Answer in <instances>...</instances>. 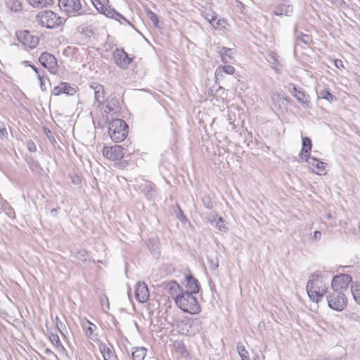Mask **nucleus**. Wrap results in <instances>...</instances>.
Wrapping results in <instances>:
<instances>
[{
    "instance_id": "1",
    "label": "nucleus",
    "mask_w": 360,
    "mask_h": 360,
    "mask_svg": "<svg viewBox=\"0 0 360 360\" xmlns=\"http://www.w3.org/2000/svg\"><path fill=\"white\" fill-rule=\"evenodd\" d=\"M307 284V292L310 300L314 302H319L327 292V288L321 280L322 276L314 273L311 276Z\"/></svg>"
},
{
    "instance_id": "2",
    "label": "nucleus",
    "mask_w": 360,
    "mask_h": 360,
    "mask_svg": "<svg viewBox=\"0 0 360 360\" xmlns=\"http://www.w3.org/2000/svg\"><path fill=\"white\" fill-rule=\"evenodd\" d=\"M193 295L188 292H181V295L176 297L175 304L186 313L198 314L201 311V307Z\"/></svg>"
},
{
    "instance_id": "3",
    "label": "nucleus",
    "mask_w": 360,
    "mask_h": 360,
    "mask_svg": "<svg viewBox=\"0 0 360 360\" xmlns=\"http://www.w3.org/2000/svg\"><path fill=\"white\" fill-rule=\"evenodd\" d=\"M128 125L121 119H113L108 127L110 139L115 143L123 141L128 135Z\"/></svg>"
},
{
    "instance_id": "4",
    "label": "nucleus",
    "mask_w": 360,
    "mask_h": 360,
    "mask_svg": "<svg viewBox=\"0 0 360 360\" xmlns=\"http://www.w3.org/2000/svg\"><path fill=\"white\" fill-rule=\"evenodd\" d=\"M36 21L41 26L48 29H53L60 26L63 23V20L55 12L51 10H44L40 11L36 16Z\"/></svg>"
},
{
    "instance_id": "5",
    "label": "nucleus",
    "mask_w": 360,
    "mask_h": 360,
    "mask_svg": "<svg viewBox=\"0 0 360 360\" xmlns=\"http://www.w3.org/2000/svg\"><path fill=\"white\" fill-rule=\"evenodd\" d=\"M326 298L328 307L333 310L341 311L347 307V298L342 291L332 290Z\"/></svg>"
},
{
    "instance_id": "6",
    "label": "nucleus",
    "mask_w": 360,
    "mask_h": 360,
    "mask_svg": "<svg viewBox=\"0 0 360 360\" xmlns=\"http://www.w3.org/2000/svg\"><path fill=\"white\" fill-rule=\"evenodd\" d=\"M58 6L68 15H80L84 13L80 0H59Z\"/></svg>"
},
{
    "instance_id": "7",
    "label": "nucleus",
    "mask_w": 360,
    "mask_h": 360,
    "mask_svg": "<svg viewBox=\"0 0 360 360\" xmlns=\"http://www.w3.org/2000/svg\"><path fill=\"white\" fill-rule=\"evenodd\" d=\"M16 36L20 43L32 49L35 48L39 42V37L32 35L27 30L17 32Z\"/></svg>"
},
{
    "instance_id": "8",
    "label": "nucleus",
    "mask_w": 360,
    "mask_h": 360,
    "mask_svg": "<svg viewBox=\"0 0 360 360\" xmlns=\"http://www.w3.org/2000/svg\"><path fill=\"white\" fill-rule=\"evenodd\" d=\"M352 281V278L350 275L346 274H341L333 278L331 281L332 290H338L342 291L347 290L349 284Z\"/></svg>"
},
{
    "instance_id": "9",
    "label": "nucleus",
    "mask_w": 360,
    "mask_h": 360,
    "mask_svg": "<svg viewBox=\"0 0 360 360\" xmlns=\"http://www.w3.org/2000/svg\"><path fill=\"white\" fill-rule=\"evenodd\" d=\"M184 327L180 330L181 334L193 335L202 329V322L198 319H189L181 323Z\"/></svg>"
},
{
    "instance_id": "10",
    "label": "nucleus",
    "mask_w": 360,
    "mask_h": 360,
    "mask_svg": "<svg viewBox=\"0 0 360 360\" xmlns=\"http://www.w3.org/2000/svg\"><path fill=\"white\" fill-rule=\"evenodd\" d=\"M112 56L115 64L122 69H127L133 60L123 49H116Z\"/></svg>"
},
{
    "instance_id": "11",
    "label": "nucleus",
    "mask_w": 360,
    "mask_h": 360,
    "mask_svg": "<svg viewBox=\"0 0 360 360\" xmlns=\"http://www.w3.org/2000/svg\"><path fill=\"white\" fill-rule=\"evenodd\" d=\"M103 155L110 160H120L124 156V148L119 145L112 147H104Z\"/></svg>"
},
{
    "instance_id": "12",
    "label": "nucleus",
    "mask_w": 360,
    "mask_h": 360,
    "mask_svg": "<svg viewBox=\"0 0 360 360\" xmlns=\"http://www.w3.org/2000/svg\"><path fill=\"white\" fill-rule=\"evenodd\" d=\"M39 60L42 66L49 70L52 73H55L57 70V60L56 57L47 52L41 54Z\"/></svg>"
},
{
    "instance_id": "13",
    "label": "nucleus",
    "mask_w": 360,
    "mask_h": 360,
    "mask_svg": "<svg viewBox=\"0 0 360 360\" xmlns=\"http://www.w3.org/2000/svg\"><path fill=\"white\" fill-rule=\"evenodd\" d=\"M92 3L96 10L101 13L105 15V16L110 18H116V16L121 18L122 19L127 21L129 24V22L127 20V19L120 13L117 12L114 9H110L105 6V5L101 2V0H92Z\"/></svg>"
},
{
    "instance_id": "14",
    "label": "nucleus",
    "mask_w": 360,
    "mask_h": 360,
    "mask_svg": "<svg viewBox=\"0 0 360 360\" xmlns=\"http://www.w3.org/2000/svg\"><path fill=\"white\" fill-rule=\"evenodd\" d=\"M304 161L307 162L309 167L315 174L319 175L326 174L325 170L327 166V163L323 162L314 157H308V158H306V160Z\"/></svg>"
},
{
    "instance_id": "15",
    "label": "nucleus",
    "mask_w": 360,
    "mask_h": 360,
    "mask_svg": "<svg viewBox=\"0 0 360 360\" xmlns=\"http://www.w3.org/2000/svg\"><path fill=\"white\" fill-rule=\"evenodd\" d=\"M135 297L139 302L145 303L148 301L149 298V290L145 283H137L135 289Z\"/></svg>"
},
{
    "instance_id": "16",
    "label": "nucleus",
    "mask_w": 360,
    "mask_h": 360,
    "mask_svg": "<svg viewBox=\"0 0 360 360\" xmlns=\"http://www.w3.org/2000/svg\"><path fill=\"white\" fill-rule=\"evenodd\" d=\"M164 285L166 292L174 299V302H176V297L181 295V292H184V290L175 281L165 283Z\"/></svg>"
},
{
    "instance_id": "17",
    "label": "nucleus",
    "mask_w": 360,
    "mask_h": 360,
    "mask_svg": "<svg viewBox=\"0 0 360 360\" xmlns=\"http://www.w3.org/2000/svg\"><path fill=\"white\" fill-rule=\"evenodd\" d=\"M302 150L299 155L300 160L303 162L310 156V153L312 148V143L309 137L304 136L302 139Z\"/></svg>"
},
{
    "instance_id": "18",
    "label": "nucleus",
    "mask_w": 360,
    "mask_h": 360,
    "mask_svg": "<svg viewBox=\"0 0 360 360\" xmlns=\"http://www.w3.org/2000/svg\"><path fill=\"white\" fill-rule=\"evenodd\" d=\"M186 288L188 293L197 294L200 288V285L198 281L194 278L192 274H188L186 276Z\"/></svg>"
},
{
    "instance_id": "19",
    "label": "nucleus",
    "mask_w": 360,
    "mask_h": 360,
    "mask_svg": "<svg viewBox=\"0 0 360 360\" xmlns=\"http://www.w3.org/2000/svg\"><path fill=\"white\" fill-rule=\"evenodd\" d=\"M293 12V6L287 2L280 3L275 6L274 14L276 15L290 16Z\"/></svg>"
},
{
    "instance_id": "20",
    "label": "nucleus",
    "mask_w": 360,
    "mask_h": 360,
    "mask_svg": "<svg viewBox=\"0 0 360 360\" xmlns=\"http://www.w3.org/2000/svg\"><path fill=\"white\" fill-rule=\"evenodd\" d=\"M75 92L76 90L66 82H61L59 85L55 86L53 91V94L55 96H59L61 94L72 96L74 95Z\"/></svg>"
},
{
    "instance_id": "21",
    "label": "nucleus",
    "mask_w": 360,
    "mask_h": 360,
    "mask_svg": "<svg viewBox=\"0 0 360 360\" xmlns=\"http://www.w3.org/2000/svg\"><path fill=\"white\" fill-rule=\"evenodd\" d=\"M271 101L276 107H278L281 109L283 107H285L288 103L290 101L289 98L284 97L279 93H274L271 96Z\"/></svg>"
},
{
    "instance_id": "22",
    "label": "nucleus",
    "mask_w": 360,
    "mask_h": 360,
    "mask_svg": "<svg viewBox=\"0 0 360 360\" xmlns=\"http://www.w3.org/2000/svg\"><path fill=\"white\" fill-rule=\"evenodd\" d=\"M91 87L94 90L95 103H98L100 105L104 101V87L97 83H94Z\"/></svg>"
},
{
    "instance_id": "23",
    "label": "nucleus",
    "mask_w": 360,
    "mask_h": 360,
    "mask_svg": "<svg viewBox=\"0 0 360 360\" xmlns=\"http://www.w3.org/2000/svg\"><path fill=\"white\" fill-rule=\"evenodd\" d=\"M98 347L104 360H116L115 352L105 344L100 343Z\"/></svg>"
},
{
    "instance_id": "24",
    "label": "nucleus",
    "mask_w": 360,
    "mask_h": 360,
    "mask_svg": "<svg viewBox=\"0 0 360 360\" xmlns=\"http://www.w3.org/2000/svg\"><path fill=\"white\" fill-rule=\"evenodd\" d=\"M27 162L30 170L37 174H40L42 172V168L40 166L37 160L33 158H29L27 159Z\"/></svg>"
},
{
    "instance_id": "25",
    "label": "nucleus",
    "mask_w": 360,
    "mask_h": 360,
    "mask_svg": "<svg viewBox=\"0 0 360 360\" xmlns=\"http://www.w3.org/2000/svg\"><path fill=\"white\" fill-rule=\"evenodd\" d=\"M235 72L234 67L231 65H219L215 72L217 77H222L224 73L233 75Z\"/></svg>"
},
{
    "instance_id": "26",
    "label": "nucleus",
    "mask_w": 360,
    "mask_h": 360,
    "mask_svg": "<svg viewBox=\"0 0 360 360\" xmlns=\"http://www.w3.org/2000/svg\"><path fill=\"white\" fill-rule=\"evenodd\" d=\"M30 5L34 8H42L53 4V0H27Z\"/></svg>"
},
{
    "instance_id": "27",
    "label": "nucleus",
    "mask_w": 360,
    "mask_h": 360,
    "mask_svg": "<svg viewBox=\"0 0 360 360\" xmlns=\"http://www.w3.org/2000/svg\"><path fill=\"white\" fill-rule=\"evenodd\" d=\"M87 323L89 326L85 328V326H83V328H85V335L93 341H95L97 339V335L94 333V331L97 327L89 321H87Z\"/></svg>"
},
{
    "instance_id": "28",
    "label": "nucleus",
    "mask_w": 360,
    "mask_h": 360,
    "mask_svg": "<svg viewBox=\"0 0 360 360\" xmlns=\"http://www.w3.org/2000/svg\"><path fill=\"white\" fill-rule=\"evenodd\" d=\"M221 60L224 63H228L232 59V49L226 47H221L219 51Z\"/></svg>"
},
{
    "instance_id": "29",
    "label": "nucleus",
    "mask_w": 360,
    "mask_h": 360,
    "mask_svg": "<svg viewBox=\"0 0 360 360\" xmlns=\"http://www.w3.org/2000/svg\"><path fill=\"white\" fill-rule=\"evenodd\" d=\"M295 98L304 107H309V96L304 91L302 90L301 92H298V94L295 95Z\"/></svg>"
},
{
    "instance_id": "30",
    "label": "nucleus",
    "mask_w": 360,
    "mask_h": 360,
    "mask_svg": "<svg viewBox=\"0 0 360 360\" xmlns=\"http://www.w3.org/2000/svg\"><path fill=\"white\" fill-rule=\"evenodd\" d=\"M317 94L319 98L325 99L330 103L337 100V98L330 92L328 89H322L318 91Z\"/></svg>"
},
{
    "instance_id": "31",
    "label": "nucleus",
    "mask_w": 360,
    "mask_h": 360,
    "mask_svg": "<svg viewBox=\"0 0 360 360\" xmlns=\"http://www.w3.org/2000/svg\"><path fill=\"white\" fill-rule=\"evenodd\" d=\"M147 350L144 347H136L132 352L131 356L134 360H143Z\"/></svg>"
},
{
    "instance_id": "32",
    "label": "nucleus",
    "mask_w": 360,
    "mask_h": 360,
    "mask_svg": "<svg viewBox=\"0 0 360 360\" xmlns=\"http://www.w3.org/2000/svg\"><path fill=\"white\" fill-rule=\"evenodd\" d=\"M351 292L355 302L360 304V283H352L351 286Z\"/></svg>"
},
{
    "instance_id": "33",
    "label": "nucleus",
    "mask_w": 360,
    "mask_h": 360,
    "mask_svg": "<svg viewBox=\"0 0 360 360\" xmlns=\"http://www.w3.org/2000/svg\"><path fill=\"white\" fill-rule=\"evenodd\" d=\"M5 4L10 10L18 11L21 9V2L20 0H5Z\"/></svg>"
},
{
    "instance_id": "34",
    "label": "nucleus",
    "mask_w": 360,
    "mask_h": 360,
    "mask_svg": "<svg viewBox=\"0 0 360 360\" xmlns=\"http://www.w3.org/2000/svg\"><path fill=\"white\" fill-rule=\"evenodd\" d=\"M237 350L239 356L241 358V360H250L248 356V352L245 349V347L241 344L238 343L237 345Z\"/></svg>"
},
{
    "instance_id": "35",
    "label": "nucleus",
    "mask_w": 360,
    "mask_h": 360,
    "mask_svg": "<svg viewBox=\"0 0 360 360\" xmlns=\"http://www.w3.org/2000/svg\"><path fill=\"white\" fill-rule=\"evenodd\" d=\"M148 18L151 20L155 27H160L158 16L148 8L146 9Z\"/></svg>"
},
{
    "instance_id": "36",
    "label": "nucleus",
    "mask_w": 360,
    "mask_h": 360,
    "mask_svg": "<svg viewBox=\"0 0 360 360\" xmlns=\"http://www.w3.org/2000/svg\"><path fill=\"white\" fill-rule=\"evenodd\" d=\"M155 184L151 182H146L142 186V192L146 195H152L154 191Z\"/></svg>"
},
{
    "instance_id": "37",
    "label": "nucleus",
    "mask_w": 360,
    "mask_h": 360,
    "mask_svg": "<svg viewBox=\"0 0 360 360\" xmlns=\"http://www.w3.org/2000/svg\"><path fill=\"white\" fill-rule=\"evenodd\" d=\"M75 257L77 259L85 262L87 261V252L84 250H79L75 252Z\"/></svg>"
},
{
    "instance_id": "38",
    "label": "nucleus",
    "mask_w": 360,
    "mask_h": 360,
    "mask_svg": "<svg viewBox=\"0 0 360 360\" xmlns=\"http://www.w3.org/2000/svg\"><path fill=\"white\" fill-rule=\"evenodd\" d=\"M207 261L210 265V267L212 270H216L219 267V259L217 257H211L207 256Z\"/></svg>"
},
{
    "instance_id": "39",
    "label": "nucleus",
    "mask_w": 360,
    "mask_h": 360,
    "mask_svg": "<svg viewBox=\"0 0 360 360\" xmlns=\"http://www.w3.org/2000/svg\"><path fill=\"white\" fill-rule=\"evenodd\" d=\"M202 202L204 206L207 209L212 210L213 208L212 201L211 200V198L209 195H204L202 198Z\"/></svg>"
},
{
    "instance_id": "40",
    "label": "nucleus",
    "mask_w": 360,
    "mask_h": 360,
    "mask_svg": "<svg viewBox=\"0 0 360 360\" xmlns=\"http://www.w3.org/2000/svg\"><path fill=\"white\" fill-rule=\"evenodd\" d=\"M215 226L220 231L225 232L227 230V227L226 226V225L224 224V220L221 217H219L218 219L216 221Z\"/></svg>"
},
{
    "instance_id": "41",
    "label": "nucleus",
    "mask_w": 360,
    "mask_h": 360,
    "mask_svg": "<svg viewBox=\"0 0 360 360\" xmlns=\"http://www.w3.org/2000/svg\"><path fill=\"white\" fill-rule=\"evenodd\" d=\"M267 60L271 65H277L278 64L277 56L274 52H270L267 56Z\"/></svg>"
},
{
    "instance_id": "42",
    "label": "nucleus",
    "mask_w": 360,
    "mask_h": 360,
    "mask_svg": "<svg viewBox=\"0 0 360 360\" xmlns=\"http://www.w3.org/2000/svg\"><path fill=\"white\" fill-rule=\"evenodd\" d=\"M49 338V340L51 342V343L54 345V347H56V346L58 345L60 343H61L58 334H55V333L51 332Z\"/></svg>"
},
{
    "instance_id": "43",
    "label": "nucleus",
    "mask_w": 360,
    "mask_h": 360,
    "mask_svg": "<svg viewBox=\"0 0 360 360\" xmlns=\"http://www.w3.org/2000/svg\"><path fill=\"white\" fill-rule=\"evenodd\" d=\"M297 41H300L306 45H309L311 43L312 39L310 35L303 34V35H300V39Z\"/></svg>"
},
{
    "instance_id": "44",
    "label": "nucleus",
    "mask_w": 360,
    "mask_h": 360,
    "mask_svg": "<svg viewBox=\"0 0 360 360\" xmlns=\"http://www.w3.org/2000/svg\"><path fill=\"white\" fill-rule=\"evenodd\" d=\"M288 90L295 98V95L298 94V92H301L302 91V89L297 87L294 84H290Z\"/></svg>"
},
{
    "instance_id": "45",
    "label": "nucleus",
    "mask_w": 360,
    "mask_h": 360,
    "mask_svg": "<svg viewBox=\"0 0 360 360\" xmlns=\"http://www.w3.org/2000/svg\"><path fill=\"white\" fill-rule=\"evenodd\" d=\"M288 90L295 98V95L298 94V92H301L302 91V89L297 87L294 84H290Z\"/></svg>"
},
{
    "instance_id": "46",
    "label": "nucleus",
    "mask_w": 360,
    "mask_h": 360,
    "mask_svg": "<svg viewBox=\"0 0 360 360\" xmlns=\"http://www.w3.org/2000/svg\"><path fill=\"white\" fill-rule=\"evenodd\" d=\"M205 18L214 27H215L213 22L216 20V15L214 13H206L205 15Z\"/></svg>"
},
{
    "instance_id": "47",
    "label": "nucleus",
    "mask_w": 360,
    "mask_h": 360,
    "mask_svg": "<svg viewBox=\"0 0 360 360\" xmlns=\"http://www.w3.org/2000/svg\"><path fill=\"white\" fill-rule=\"evenodd\" d=\"M57 351L60 353L61 354L68 355V352L66 349L64 347L62 343H60L58 345L55 347Z\"/></svg>"
},
{
    "instance_id": "48",
    "label": "nucleus",
    "mask_w": 360,
    "mask_h": 360,
    "mask_svg": "<svg viewBox=\"0 0 360 360\" xmlns=\"http://www.w3.org/2000/svg\"><path fill=\"white\" fill-rule=\"evenodd\" d=\"M70 178H71V181H72V184H74L75 185H78L81 183V179L78 175H76V174L70 175Z\"/></svg>"
},
{
    "instance_id": "49",
    "label": "nucleus",
    "mask_w": 360,
    "mask_h": 360,
    "mask_svg": "<svg viewBox=\"0 0 360 360\" xmlns=\"http://www.w3.org/2000/svg\"><path fill=\"white\" fill-rule=\"evenodd\" d=\"M304 33L300 32L297 29V25L294 27V37L296 40L300 39V35H303Z\"/></svg>"
},
{
    "instance_id": "50",
    "label": "nucleus",
    "mask_w": 360,
    "mask_h": 360,
    "mask_svg": "<svg viewBox=\"0 0 360 360\" xmlns=\"http://www.w3.org/2000/svg\"><path fill=\"white\" fill-rule=\"evenodd\" d=\"M44 354L47 356H53L56 360H59L58 356L49 348L45 349Z\"/></svg>"
},
{
    "instance_id": "51",
    "label": "nucleus",
    "mask_w": 360,
    "mask_h": 360,
    "mask_svg": "<svg viewBox=\"0 0 360 360\" xmlns=\"http://www.w3.org/2000/svg\"><path fill=\"white\" fill-rule=\"evenodd\" d=\"M104 112L106 114H110V112H115L114 108L111 105V104L108 103L105 106V109L104 110Z\"/></svg>"
},
{
    "instance_id": "52",
    "label": "nucleus",
    "mask_w": 360,
    "mask_h": 360,
    "mask_svg": "<svg viewBox=\"0 0 360 360\" xmlns=\"http://www.w3.org/2000/svg\"><path fill=\"white\" fill-rule=\"evenodd\" d=\"M176 217L181 221H184L186 219V216L184 214L182 210L180 208H179V212L177 213Z\"/></svg>"
},
{
    "instance_id": "53",
    "label": "nucleus",
    "mask_w": 360,
    "mask_h": 360,
    "mask_svg": "<svg viewBox=\"0 0 360 360\" xmlns=\"http://www.w3.org/2000/svg\"><path fill=\"white\" fill-rule=\"evenodd\" d=\"M6 207V210H4L6 212V214L9 216L10 217H12V214H14V211L13 210V208L11 207H10L8 205L7 206H5Z\"/></svg>"
},
{
    "instance_id": "54",
    "label": "nucleus",
    "mask_w": 360,
    "mask_h": 360,
    "mask_svg": "<svg viewBox=\"0 0 360 360\" xmlns=\"http://www.w3.org/2000/svg\"><path fill=\"white\" fill-rule=\"evenodd\" d=\"M27 148H28V150L31 152H35L37 150V147H36L35 144L34 143V142H32V141H30L27 143Z\"/></svg>"
},
{
    "instance_id": "55",
    "label": "nucleus",
    "mask_w": 360,
    "mask_h": 360,
    "mask_svg": "<svg viewBox=\"0 0 360 360\" xmlns=\"http://www.w3.org/2000/svg\"><path fill=\"white\" fill-rule=\"evenodd\" d=\"M32 69L36 72L39 80L43 79V77L41 75L39 70L37 67L32 65Z\"/></svg>"
},
{
    "instance_id": "56",
    "label": "nucleus",
    "mask_w": 360,
    "mask_h": 360,
    "mask_svg": "<svg viewBox=\"0 0 360 360\" xmlns=\"http://www.w3.org/2000/svg\"><path fill=\"white\" fill-rule=\"evenodd\" d=\"M321 236H322V233H321V231H314V238L316 240H320L321 238Z\"/></svg>"
},
{
    "instance_id": "57",
    "label": "nucleus",
    "mask_w": 360,
    "mask_h": 360,
    "mask_svg": "<svg viewBox=\"0 0 360 360\" xmlns=\"http://www.w3.org/2000/svg\"><path fill=\"white\" fill-rule=\"evenodd\" d=\"M7 135L6 129L2 125H0V136L4 137Z\"/></svg>"
},
{
    "instance_id": "58",
    "label": "nucleus",
    "mask_w": 360,
    "mask_h": 360,
    "mask_svg": "<svg viewBox=\"0 0 360 360\" xmlns=\"http://www.w3.org/2000/svg\"><path fill=\"white\" fill-rule=\"evenodd\" d=\"M335 65L338 68H340V67H343L342 61L341 60H335Z\"/></svg>"
},
{
    "instance_id": "59",
    "label": "nucleus",
    "mask_w": 360,
    "mask_h": 360,
    "mask_svg": "<svg viewBox=\"0 0 360 360\" xmlns=\"http://www.w3.org/2000/svg\"><path fill=\"white\" fill-rule=\"evenodd\" d=\"M48 132H49V134H50V135H49V134H47V136H48V137H49V139L51 141V143H55V142H56V139H55L54 136L51 135V131H50V130H49V131H48Z\"/></svg>"
},
{
    "instance_id": "60",
    "label": "nucleus",
    "mask_w": 360,
    "mask_h": 360,
    "mask_svg": "<svg viewBox=\"0 0 360 360\" xmlns=\"http://www.w3.org/2000/svg\"><path fill=\"white\" fill-rule=\"evenodd\" d=\"M40 86L42 91H46V87L44 82V79H39Z\"/></svg>"
},
{
    "instance_id": "61",
    "label": "nucleus",
    "mask_w": 360,
    "mask_h": 360,
    "mask_svg": "<svg viewBox=\"0 0 360 360\" xmlns=\"http://www.w3.org/2000/svg\"><path fill=\"white\" fill-rule=\"evenodd\" d=\"M58 214V208H53L51 210V214L56 217Z\"/></svg>"
},
{
    "instance_id": "62",
    "label": "nucleus",
    "mask_w": 360,
    "mask_h": 360,
    "mask_svg": "<svg viewBox=\"0 0 360 360\" xmlns=\"http://www.w3.org/2000/svg\"><path fill=\"white\" fill-rule=\"evenodd\" d=\"M22 63L23 65H25V66H29V67H30V68H32V64H30V63L29 61H27V60H24V61H22Z\"/></svg>"
},
{
    "instance_id": "63",
    "label": "nucleus",
    "mask_w": 360,
    "mask_h": 360,
    "mask_svg": "<svg viewBox=\"0 0 360 360\" xmlns=\"http://www.w3.org/2000/svg\"><path fill=\"white\" fill-rule=\"evenodd\" d=\"M327 218H328V219H332V214H328L327 215Z\"/></svg>"
},
{
    "instance_id": "64",
    "label": "nucleus",
    "mask_w": 360,
    "mask_h": 360,
    "mask_svg": "<svg viewBox=\"0 0 360 360\" xmlns=\"http://www.w3.org/2000/svg\"><path fill=\"white\" fill-rule=\"evenodd\" d=\"M221 20H219L218 22H217V25H219L221 24Z\"/></svg>"
}]
</instances>
